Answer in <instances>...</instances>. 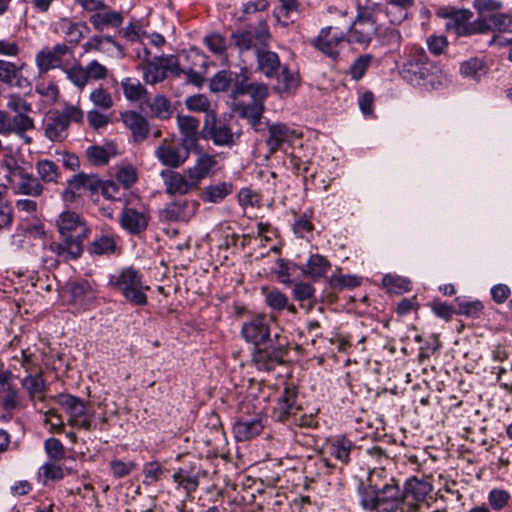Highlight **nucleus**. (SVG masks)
Wrapping results in <instances>:
<instances>
[{"label":"nucleus","instance_id":"obj_1","mask_svg":"<svg viewBox=\"0 0 512 512\" xmlns=\"http://www.w3.org/2000/svg\"><path fill=\"white\" fill-rule=\"evenodd\" d=\"M383 471H371L366 481L360 480L357 486L360 506L375 512H407L411 505L404 500L403 490L394 478L379 483Z\"/></svg>","mask_w":512,"mask_h":512},{"label":"nucleus","instance_id":"obj_2","mask_svg":"<svg viewBox=\"0 0 512 512\" xmlns=\"http://www.w3.org/2000/svg\"><path fill=\"white\" fill-rule=\"evenodd\" d=\"M61 242L50 244V250L64 261L78 259L83 253V242L89 235L85 220L74 211H63L57 221Z\"/></svg>","mask_w":512,"mask_h":512},{"label":"nucleus","instance_id":"obj_3","mask_svg":"<svg viewBox=\"0 0 512 512\" xmlns=\"http://www.w3.org/2000/svg\"><path fill=\"white\" fill-rule=\"evenodd\" d=\"M257 71L267 79L276 80L280 92H291L299 86L297 74L280 61L278 54L262 46L255 50Z\"/></svg>","mask_w":512,"mask_h":512},{"label":"nucleus","instance_id":"obj_4","mask_svg":"<svg viewBox=\"0 0 512 512\" xmlns=\"http://www.w3.org/2000/svg\"><path fill=\"white\" fill-rule=\"evenodd\" d=\"M383 12L381 3L370 2L363 6L359 5L356 19L345 35L346 42L368 45L383 26L380 22Z\"/></svg>","mask_w":512,"mask_h":512},{"label":"nucleus","instance_id":"obj_5","mask_svg":"<svg viewBox=\"0 0 512 512\" xmlns=\"http://www.w3.org/2000/svg\"><path fill=\"white\" fill-rule=\"evenodd\" d=\"M438 67L431 61L424 50L419 46L409 49L400 68L401 77L416 87L433 86Z\"/></svg>","mask_w":512,"mask_h":512},{"label":"nucleus","instance_id":"obj_6","mask_svg":"<svg viewBox=\"0 0 512 512\" xmlns=\"http://www.w3.org/2000/svg\"><path fill=\"white\" fill-rule=\"evenodd\" d=\"M110 283L129 303L136 306L147 304L146 291L150 288L144 284L143 276L138 270L132 267L123 268L111 277Z\"/></svg>","mask_w":512,"mask_h":512},{"label":"nucleus","instance_id":"obj_7","mask_svg":"<svg viewBox=\"0 0 512 512\" xmlns=\"http://www.w3.org/2000/svg\"><path fill=\"white\" fill-rule=\"evenodd\" d=\"M8 173L6 180L13 187L15 194L26 195L30 197H40L45 188L43 183L38 177L32 173L27 172L24 168L18 166L16 163L6 164Z\"/></svg>","mask_w":512,"mask_h":512},{"label":"nucleus","instance_id":"obj_8","mask_svg":"<svg viewBox=\"0 0 512 512\" xmlns=\"http://www.w3.org/2000/svg\"><path fill=\"white\" fill-rule=\"evenodd\" d=\"M270 38L269 27L264 21L231 34V40L240 52L249 51L252 48L256 50V48L267 46Z\"/></svg>","mask_w":512,"mask_h":512},{"label":"nucleus","instance_id":"obj_9","mask_svg":"<svg viewBox=\"0 0 512 512\" xmlns=\"http://www.w3.org/2000/svg\"><path fill=\"white\" fill-rule=\"evenodd\" d=\"M191 150L182 142L164 139L156 148L154 155L163 166L172 170L181 167L188 160Z\"/></svg>","mask_w":512,"mask_h":512},{"label":"nucleus","instance_id":"obj_10","mask_svg":"<svg viewBox=\"0 0 512 512\" xmlns=\"http://www.w3.org/2000/svg\"><path fill=\"white\" fill-rule=\"evenodd\" d=\"M203 138L210 139L216 146L234 144V133L225 119H218L216 113L205 115L201 131Z\"/></svg>","mask_w":512,"mask_h":512},{"label":"nucleus","instance_id":"obj_11","mask_svg":"<svg viewBox=\"0 0 512 512\" xmlns=\"http://www.w3.org/2000/svg\"><path fill=\"white\" fill-rule=\"evenodd\" d=\"M270 323L271 319L265 315L253 316L243 322L241 335L246 342L252 343L256 347L271 342Z\"/></svg>","mask_w":512,"mask_h":512},{"label":"nucleus","instance_id":"obj_12","mask_svg":"<svg viewBox=\"0 0 512 512\" xmlns=\"http://www.w3.org/2000/svg\"><path fill=\"white\" fill-rule=\"evenodd\" d=\"M265 345L263 348L254 346L252 361L259 370L271 371L284 362L287 351L283 345L276 346L272 341Z\"/></svg>","mask_w":512,"mask_h":512},{"label":"nucleus","instance_id":"obj_13","mask_svg":"<svg viewBox=\"0 0 512 512\" xmlns=\"http://www.w3.org/2000/svg\"><path fill=\"white\" fill-rule=\"evenodd\" d=\"M344 41L346 36L343 32L329 26L321 29L318 36L311 41V45L326 56L336 59Z\"/></svg>","mask_w":512,"mask_h":512},{"label":"nucleus","instance_id":"obj_14","mask_svg":"<svg viewBox=\"0 0 512 512\" xmlns=\"http://www.w3.org/2000/svg\"><path fill=\"white\" fill-rule=\"evenodd\" d=\"M101 186V180L95 174L78 173L67 180V187L62 192L65 202L73 203L79 196L80 191H97Z\"/></svg>","mask_w":512,"mask_h":512},{"label":"nucleus","instance_id":"obj_15","mask_svg":"<svg viewBox=\"0 0 512 512\" xmlns=\"http://www.w3.org/2000/svg\"><path fill=\"white\" fill-rule=\"evenodd\" d=\"M160 176L165 186V192L170 195H186L198 189L194 180L188 176L187 170L183 173L174 170H162Z\"/></svg>","mask_w":512,"mask_h":512},{"label":"nucleus","instance_id":"obj_16","mask_svg":"<svg viewBox=\"0 0 512 512\" xmlns=\"http://www.w3.org/2000/svg\"><path fill=\"white\" fill-rule=\"evenodd\" d=\"M432 489V484L426 479H418L415 476L407 479L402 489L404 500L412 506L407 512H417L420 503L425 501Z\"/></svg>","mask_w":512,"mask_h":512},{"label":"nucleus","instance_id":"obj_17","mask_svg":"<svg viewBox=\"0 0 512 512\" xmlns=\"http://www.w3.org/2000/svg\"><path fill=\"white\" fill-rule=\"evenodd\" d=\"M199 204L188 199H177L165 205L160 218L167 222L189 221L196 213Z\"/></svg>","mask_w":512,"mask_h":512},{"label":"nucleus","instance_id":"obj_18","mask_svg":"<svg viewBox=\"0 0 512 512\" xmlns=\"http://www.w3.org/2000/svg\"><path fill=\"white\" fill-rule=\"evenodd\" d=\"M268 133L269 136L265 142L270 154L283 149L284 145H292L300 137L296 130L283 123L269 125Z\"/></svg>","mask_w":512,"mask_h":512},{"label":"nucleus","instance_id":"obj_19","mask_svg":"<svg viewBox=\"0 0 512 512\" xmlns=\"http://www.w3.org/2000/svg\"><path fill=\"white\" fill-rule=\"evenodd\" d=\"M297 397L298 391L295 386H287L284 388L273 411L274 418L277 421L285 423L291 417L296 416L301 408L300 405L297 404Z\"/></svg>","mask_w":512,"mask_h":512},{"label":"nucleus","instance_id":"obj_20","mask_svg":"<svg viewBox=\"0 0 512 512\" xmlns=\"http://www.w3.org/2000/svg\"><path fill=\"white\" fill-rule=\"evenodd\" d=\"M264 427V418L261 414L240 416L233 425V433L237 441L243 442L258 436Z\"/></svg>","mask_w":512,"mask_h":512},{"label":"nucleus","instance_id":"obj_21","mask_svg":"<svg viewBox=\"0 0 512 512\" xmlns=\"http://www.w3.org/2000/svg\"><path fill=\"white\" fill-rule=\"evenodd\" d=\"M70 48L65 44H57L52 49L41 50L36 55V65L41 73L62 66V58L70 53Z\"/></svg>","mask_w":512,"mask_h":512},{"label":"nucleus","instance_id":"obj_22","mask_svg":"<svg viewBox=\"0 0 512 512\" xmlns=\"http://www.w3.org/2000/svg\"><path fill=\"white\" fill-rule=\"evenodd\" d=\"M415 0H385L383 5L384 15L390 24L400 25L409 15V10L414 6Z\"/></svg>","mask_w":512,"mask_h":512},{"label":"nucleus","instance_id":"obj_23","mask_svg":"<svg viewBox=\"0 0 512 512\" xmlns=\"http://www.w3.org/2000/svg\"><path fill=\"white\" fill-rule=\"evenodd\" d=\"M120 225L131 234H140L148 226V217L135 208L124 207L120 216Z\"/></svg>","mask_w":512,"mask_h":512},{"label":"nucleus","instance_id":"obj_24","mask_svg":"<svg viewBox=\"0 0 512 512\" xmlns=\"http://www.w3.org/2000/svg\"><path fill=\"white\" fill-rule=\"evenodd\" d=\"M68 291L75 304L87 305L97 297L96 284L82 279L68 284Z\"/></svg>","mask_w":512,"mask_h":512},{"label":"nucleus","instance_id":"obj_25","mask_svg":"<svg viewBox=\"0 0 512 512\" xmlns=\"http://www.w3.org/2000/svg\"><path fill=\"white\" fill-rule=\"evenodd\" d=\"M125 126L131 131L134 142L140 143L147 139L149 125L147 119L136 111H127L122 114Z\"/></svg>","mask_w":512,"mask_h":512},{"label":"nucleus","instance_id":"obj_26","mask_svg":"<svg viewBox=\"0 0 512 512\" xmlns=\"http://www.w3.org/2000/svg\"><path fill=\"white\" fill-rule=\"evenodd\" d=\"M473 12L469 9H452L447 14L446 28L458 37H467V31Z\"/></svg>","mask_w":512,"mask_h":512},{"label":"nucleus","instance_id":"obj_27","mask_svg":"<svg viewBox=\"0 0 512 512\" xmlns=\"http://www.w3.org/2000/svg\"><path fill=\"white\" fill-rule=\"evenodd\" d=\"M177 124L181 133V142L184 146L192 150L198 146L199 121L195 117L188 115H178Z\"/></svg>","mask_w":512,"mask_h":512},{"label":"nucleus","instance_id":"obj_28","mask_svg":"<svg viewBox=\"0 0 512 512\" xmlns=\"http://www.w3.org/2000/svg\"><path fill=\"white\" fill-rule=\"evenodd\" d=\"M57 402L64 408L69 415L68 424L74 425L76 419L87 415V407L84 401L71 394H59Z\"/></svg>","mask_w":512,"mask_h":512},{"label":"nucleus","instance_id":"obj_29","mask_svg":"<svg viewBox=\"0 0 512 512\" xmlns=\"http://www.w3.org/2000/svg\"><path fill=\"white\" fill-rule=\"evenodd\" d=\"M331 263L320 254H311L305 265L301 266V273L313 280L320 279L330 270Z\"/></svg>","mask_w":512,"mask_h":512},{"label":"nucleus","instance_id":"obj_30","mask_svg":"<svg viewBox=\"0 0 512 512\" xmlns=\"http://www.w3.org/2000/svg\"><path fill=\"white\" fill-rule=\"evenodd\" d=\"M21 386L26 390L30 401H44L46 382L42 372L25 376L21 380Z\"/></svg>","mask_w":512,"mask_h":512},{"label":"nucleus","instance_id":"obj_31","mask_svg":"<svg viewBox=\"0 0 512 512\" xmlns=\"http://www.w3.org/2000/svg\"><path fill=\"white\" fill-rule=\"evenodd\" d=\"M216 163L214 156L202 154L198 157L194 166L186 169L188 176H190L199 187L201 181L210 174Z\"/></svg>","mask_w":512,"mask_h":512},{"label":"nucleus","instance_id":"obj_32","mask_svg":"<svg viewBox=\"0 0 512 512\" xmlns=\"http://www.w3.org/2000/svg\"><path fill=\"white\" fill-rule=\"evenodd\" d=\"M233 110L243 118H247L250 125L258 131V126L261 124V118L264 110L262 104H244L241 102H232Z\"/></svg>","mask_w":512,"mask_h":512},{"label":"nucleus","instance_id":"obj_33","mask_svg":"<svg viewBox=\"0 0 512 512\" xmlns=\"http://www.w3.org/2000/svg\"><path fill=\"white\" fill-rule=\"evenodd\" d=\"M293 297L300 303V306L307 311L314 308L316 299V290L310 283L297 282L293 286Z\"/></svg>","mask_w":512,"mask_h":512},{"label":"nucleus","instance_id":"obj_34","mask_svg":"<svg viewBox=\"0 0 512 512\" xmlns=\"http://www.w3.org/2000/svg\"><path fill=\"white\" fill-rule=\"evenodd\" d=\"M68 124L57 113L49 116L44 124L45 136L53 142H60L67 137Z\"/></svg>","mask_w":512,"mask_h":512},{"label":"nucleus","instance_id":"obj_35","mask_svg":"<svg viewBox=\"0 0 512 512\" xmlns=\"http://www.w3.org/2000/svg\"><path fill=\"white\" fill-rule=\"evenodd\" d=\"M142 70L143 78L146 83L155 84L166 78L163 56L155 57L152 61L144 62Z\"/></svg>","mask_w":512,"mask_h":512},{"label":"nucleus","instance_id":"obj_36","mask_svg":"<svg viewBox=\"0 0 512 512\" xmlns=\"http://www.w3.org/2000/svg\"><path fill=\"white\" fill-rule=\"evenodd\" d=\"M232 190L231 183L220 182L205 187L200 197L206 203H220L232 193Z\"/></svg>","mask_w":512,"mask_h":512},{"label":"nucleus","instance_id":"obj_37","mask_svg":"<svg viewBox=\"0 0 512 512\" xmlns=\"http://www.w3.org/2000/svg\"><path fill=\"white\" fill-rule=\"evenodd\" d=\"M90 23L98 31H103L105 27L111 26L118 28L123 23V16L120 12L109 11V12H96L89 18Z\"/></svg>","mask_w":512,"mask_h":512},{"label":"nucleus","instance_id":"obj_38","mask_svg":"<svg viewBox=\"0 0 512 512\" xmlns=\"http://www.w3.org/2000/svg\"><path fill=\"white\" fill-rule=\"evenodd\" d=\"M354 448V443L346 437H340L332 441L329 445V453L336 460L344 465L350 462V453Z\"/></svg>","mask_w":512,"mask_h":512},{"label":"nucleus","instance_id":"obj_39","mask_svg":"<svg viewBox=\"0 0 512 512\" xmlns=\"http://www.w3.org/2000/svg\"><path fill=\"white\" fill-rule=\"evenodd\" d=\"M35 169L41 183H57L61 177L59 167L51 160L41 159L35 164Z\"/></svg>","mask_w":512,"mask_h":512},{"label":"nucleus","instance_id":"obj_40","mask_svg":"<svg viewBox=\"0 0 512 512\" xmlns=\"http://www.w3.org/2000/svg\"><path fill=\"white\" fill-rule=\"evenodd\" d=\"M231 80L229 81V90L227 92L233 102H238V98L245 95V89L249 80L248 70L242 68L239 72L232 71Z\"/></svg>","mask_w":512,"mask_h":512},{"label":"nucleus","instance_id":"obj_41","mask_svg":"<svg viewBox=\"0 0 512 512\" xmlns=\"http://www.w3.org/2000/svg\"><path fill=\"white\" fill-rule=\"evenodd\" d=\"M116 250L114 235H100L96 237L88 247V252L93 255L112 254Z\"/></svg>","mask_w":512,"mask_h":512},{"label":"nucleus","instance_id":"obj_42","mask_svg":"<svg viewBox=\"0 0 512 512\" xmlns=\"http://www.w3.org/2000/svg\"><path fill=\"white\" fill-rule=\"evenodd\" d=\"M460 71L464 77L474 81H479L486 73L484 62L478 58H471L463 62Z\"/></svg>","mask_w":512,"mask_h":512},{"label":"nucleus","instance_id":"obj_43","mask_svg":"<svg viewBox=\"0 0 512 512\" xmlns=\"http://www.w3.org/2000/svg\"><path fill=\"white\" fill-rule=\"evenodd\" d=\"M124 96L130 101H138L146 94V89L139 80L134 78H125L121 82Z\"/></svg>","mask_w":512,"mask_h":512},{"label":"nucleus","instance_id":"obj_44","mask_svg":"<svg viewBox=\"0 0 512 512\" xmlns=\"http://www.w3.org/2000/svg\"><path fill=\"white\" fill-rule=\"evenodd\" d=\"M4 394L1 400L3 410L12 413L14 410L19 409L21 406L20 392L18 388L12 384L2 391Z\"/></svg>","mask_w":512,"mask_h":512},{"label":"nucleus","instance_id":"obj_45","mask_svg":"<svg viewBox=\"0 0 512 512\" xmlns=\"http://www.w3.org/2000/svg\"><path fill=\"white\" fill-rule=\"evenodd\" d=\"M61 28L63 29L67 40L73 44L79 43L83 38V31L88 29L86 24L80 22L75 23L68 19H63L61 21Z\"/></svg>","mask_w":512,"mask_h":512},{"label":"nucleus","instance_id":"obj_46","mask_svg":"<svg viewBox=\"0 0 512 512\" xmlns=\"http://www.w3.org/2000/svg\"><path fill=\"white\" fill-rule=\"evenodd\" d=\"M383 285L392 293L407 292L411 289V282L407 278L387 274L383 277Z\"/></svg>","mask_w":512,"mask_h":512},{"label":"nucleus","instance_id":"obj_47","mask_svg":"<svg viewBox=\"0 0 512 512\" xmlns=\"http://www.w3.org/2000/svg\"><path fill=\"white\" fill-rule=\"evenodd\" d=\"M27 114H16L13 118H10L11 133L23 137L26 131L34 129V120Z\"/></svg>","mask_w":512,"mask_h":512},{"label":"nucleus","instance_id":"obj_48","mask_svg":"<svg viewBox=\"0 0 512 512\" xmlns=\"http://www.w3.org/2000/svg\"><path fill=\"white\" fill-rule=\"evenodd\" d=\"M185 105L188 110L193 112H203L205 115L210 113H215L210 109L211 103L207 96L204 94H196L193 96H189L185 100Z\"/></svg>","mask_w":512,"mask_h":512},{"label":"nucleus","instance_id":"obj_49","mask_svg":"<svg viewBox=\"0 0 512 512\" xmlns=\"http://www.w3.org/2000/svg\"><path fill=\"white\" fill-rule=\"evenodd\" d=\"M456 302L458 307V310L456 311L457 314L469 317H478L484 309L482 302L479 300L469 301L457 298Z\"/></svg>","mask_w":512,"mask_h":512},{"label":"nucleus","instance_id":"obj_50","mask_svg":"<svg viewBox=\"0 0 512 512\" xmlns=\"http://www.w3.org/2000/svg\"><path fill=\"white\" fill-rule=\"evenodd\" d=\"M164 467L157 461L148 462L143 466V483L145 485H152L158 482L163 474Z\"/></svg>","mask_w":512,"mask_h":512},{"label":"nucleus","instance_id":"obj_51","mask_svg":"<svg viewBox=\"0 0 512 512\" xmlns=\"http://www.w3.org/2000/svg\"><path fill=\"white\" fill-rule=\"evenodd\" d=\"M250 95L252 103L262 104L268 97V86L262 82H250L248 80L245 95Z\"/></svg>","mask_w":512,"mask_h":512},{"label":"nucleus","instance_id":"obj_52","mask_svg":"<svg viewBox=\"0 0 512 512\" xmlns=\"http://www.w3.org/2000/svg\"><path fill=\"white\" fill-rule=\"evenodd\" d=\"M173 480L179 487L183 488L187 494L194 492L199 481L196 476L190 475L187 471L179 470L173 474Z\"/></svg>","mask_w":512,"mask_h":512},{"label":"nucleus","instance_id":"obj_53","mask_svg":"<svg viewBox=\"0 0 512 512\" xmlns=\"http://www.w3.org/2000/svg\"><path fill=\"white\" fill-rule=\"evenodd\" d=\"M231 70H221L210 79V90L212 92H227L231 80Z\"/></svg>","mask_w":512,"mask_h":512},{"label":"nucleus","instance_id":"obj_54","mask_svg":"<svg viewBox=\"0 0 512 512\" xmlns=\"http://www.w3.org/2000/svg\"><path fill=\"white\" fill-rule=\"evenodd\" d=\"M372 61L370 54H364L357 57L350 66V75L353 80H360L366 73Z\"/></svg>","mask_w":512,"mask_h":512},{"label":"nucleus","instance_id":"obj_55","mask_svg":"<svg viewBox=\"0 0 512 512\" xmlns=\"http://www.w3.org/2000/svg\"><path fill=\"white\" fill-rule=\"evenodd\" d=\"M91 102L98 108L108 110L113 106L111 94L102 87L94 89L89 96Z\"/></svg>","mask_w":512,"mask_h":512},{"label":"nucleus","instance_id":"obj_56","mask_svg":"<svg viewBox=\"0 0 512 512\" xmlns=\"http://www.w3.org/2000/svg\"><path fill=\"white\" fill-rule=\"evenodd\" d=\"M204 44L215 55H224L226 52V41L220 33H211L204 37Z\"/></svg>","mask_w":512,"mask_h":512},{"label":"nucleus","instance_id":"obj_57","mask_svg":"<svg viewBox=\"0 0 512 512\" xmlns=\"http://www.w3.org/2000/svg\"><path fill=\"white\" fill-rule=\"evenodd\" d=\"M277 266V274L284 284L291 283L290 277L293 276L297 270L301 271V266L285 259H278Z\"/></svg>","mask_w":512,"mask_h":512},{"label":"nucleus","instance_id":"obj_58","mask_svg":"<svg viewBox=\"0 0 512 512\" xmlns=\"http://www.w3.org/2000/svg\"><path fill=\"white\" fill-rule=\"evenodd\" d=\"M287 301V296L278 289H273L265 294V302L273 310L285 309Z\"/></svg>","mask_w":512,"mask_h":512},{"label":"nucleus","instance_id":"obj_59","mask_svg":"<svg viewBox=\"0 0 512 512\" xmlns=\"http://www.w3.org/2000/svg\"><path fill=\"white\" fill-rule=\"evenodd\" d=\"M88 160L96 166L106 165L110 156L105 148L100 146H90L86 150Z\"/></svg>","mask_w":512,"mask_h":512},{"label":"nucleus","instance_id":"obj_60","mask_svg":"<svg viewBox=\"0 0 512 512\" xmlns=\"http://www.w3.org/2000/svg\"><path fill=\"white\" fill-rule=\"evenodd\" d=\"M45 451L50 460L59 461L65 456V447L57 438H49L45 441Z\"/></svg>","mask_w":512,"mask_h":512},{"label":"nucleus","instance_id":"obj_61","mask_svg":"<svg viewBox=\"0 0 512 512\" xmlns=\"http://www.w3.org/2000/svg\"><path fill=\"white\" fill-rule=\"evenodd\" d=\"M68 79L79 89H83L88 83L86 69L80 65H76L66 70Z\"/></svg>","mask_w":512,"mask_h":512},{"label":"nucleus","instance_id":"obj_62","mask_svg":"<svg viewBox=\"0 0 512 512\" xmlns=\"http://www.w3.org/2000/svg\"><path fill=\"white\" fill-rule=\"evenodd\" d=\"M42 474L48 480H61L65 476L64 469L57 463V461L49 460L41 467Z\"/></svg>","mask_w":512,"mask_h":512},{"label":"nucleus","instance_id":"obj_63","mask_svg":"<svg viewBox=\"0 0 512 512\" xmlns=\"http://www.w3.org/2000/svg\"><path fill=\"white\" fill-rule=\"evenodd\" d=\"M151 110L161 119H166L170 116V102L164 96H156L151 103Z\"/></svg>","mask_w":512,"mask_h":512},{"label":"nucleus","instance_id":"obj_64","mask_svg":"<svg viewBox=\"0 0 512 512\" xmlns=\"http://www.w3.org/2000/svg\"><path fill=\"white\" fill-rule=\"evenodd\" d=\"M509 499V493L502 489H493L488 496L489 504L495 510H501L504 508Z\"/></svg>","mask_w":512,"mask_h":512}]
</instances>
